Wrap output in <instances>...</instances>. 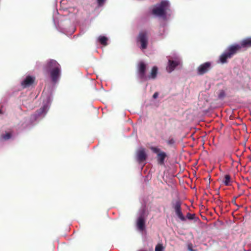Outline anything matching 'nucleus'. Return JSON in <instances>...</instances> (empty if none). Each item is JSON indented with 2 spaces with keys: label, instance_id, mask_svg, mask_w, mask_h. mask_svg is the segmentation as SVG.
I'll use <instances>...</instances> for the list:
<instances>
[{
  "label": "nucleus",
  "instance_id": "39448f33",
  "mask_svg": "<svg viewBox=\"0 0 251 251\" xmlns=\"http://www.w3.org/2000/svg\"><path fill=\"white\" fill-rule=\"evenodd\" d=\"M151 149L154 153L157 154L156 159L158 164L161 165H164L165 159L167 157L166 152L161 151L160 149L155 147H151Z\"/></svg>",
  "mask_w": 251,
  "mask_h": 251
},
{
  "label": "nucleus",
  "instance_id": "ddd939ff",
  "mask_svg": "<svg viewBox=\"0 0 251 251\" xmlns=\"http://www.w3.org/2000/svg\"><path fill=\"white\" fill-rule=\"evenodd\" d=\"M158 69L157 67L154 66L152 68L151 73L150 75H148L147 77L148 79H155L156 77L157 74Z\"/></svg>",
  "mask_w": 251,
  "mask_h": 251
},
{
  "label": "nucleus",
  "instance_id": "7ed1b4c3",
  "mask_svg": "<svg viewBox=\"0 0 251 251\" xmlns=\"http://www.w3.org/2000/svg\"><path fill=\"white\" fill-rule=\"evenodd\" d=\"M170 3L166 0H163L159 4L152 10V14L157 16H164L167 11L169 10Z\"/></svg>",
  "mask_w": 251,
  "mask_h": 251
},
{
  "label": "nucleus",
  "instance_id": "f8f14e48",
  "mask_svg": "<svg viewBox=\"0 0 251 251\" xmlns=\"http://www.w3.org/2000/svg\"><path fill=\"white\" fill-rule=\"evenodd\" d=\"M137 227L138 230L143 231L145 229V219L143 216H140L137 220Z\"/></svg>",
  "mask_w": 251,
  "mask_h": 251
},
{
  "label": "nucleus",
  "instance_id": "6e6552de",
  "mask_svg": "<svg viewBox=\"0 0 251 251\" xmlns=\"http://www.w3.org/2000/svg\"><path fill=\"white\" fill-rule=\"evenodd\" d=\"M147 66L146 64L141 61L138 65V72L139 74V76L140 79L143 80H147V77L146 75Z\"/></svg>",
  "mask_w": 251,
  "mask_h": 251
},
{
  "label": "nucleus",
  "instance_id": "5701e85b",
  "mask_svg": "<svg viewBox=\"0 0 251 251\" xmlns=\"http://www.w3.org/2000/svg\"><path fill=\"white\" fill-rule=\"evenodd\" d=\"M158 92H155L154 93V94L152 96V97L153 99H155L158 97Z\"/></svg>",
  "mask_w": 251,
  "mask_h": 251
},
{
  "label": "nucleus",
  "instance_id": "412c9836",
  "mask_svg": "<svg viewBox=\"0 0 251 251\" xmlns=\"http://www.w3.org/2000/svg\"><path fill=\"white\" fill-rule=\"evenodd\" d=\"M97 1H98L99 6H101L103 4V3L105 1V0H97Z\"/></svg>",
  "mask_w": 251,
  "mask_h": 251
},
{
  "label": "nucleus",
  "instance_id": "f3484780",
  "mask_svg": "<svg viewBox=\"0 0 251 251\" xmlns=\"http://www.w3.org/2000/svg\"><path fill=\"white\" fill-rule=\"evenodd\" d=\"M164 247L161 244H157L155 248V251H163Z\"/></svg>",
  "mask_w": 251,
  "mask_h": 251
},
{
  "label": "nucleus",
  "instance_id": "b1692460",
  "mask_svg": "<svg viewBox=\"0 0 251 251\" xmlns=\"http://www.w3.org/2000/svg\"><path fill=\"white\" fill-rule=\"evenodd\" d=\"M2 113L1 111V110H0V114H2Z\"/></svg>",
  "mask_w": 251,
  "mask_h": 251
},
{
  "label": "nucleus",
  "instance_id": "4be33fe9",
  "mask_svg": "<svg viewBox=\"0 0 251 251\" xmlns=\"http://www.w3.org/2000/svg\"><path fill=\"white\" fill-rule=\"evenodd\" d=\"M188 249L189 251H196L193 249V245L192 244H189L188 245Z\"/></svg>",
  "mask_w": 251,
  "mask_h": 251
},
{
  "label": "nucleus",
  "instance_id": "dca6fc26",
  "mask_svg": "<svg viewBox=\"0 0 251 251\" xmlns=\"http://www.w3.org/2000/svg\"><path fill=\"white\" fill-rule=\"evenodd\" d=\"M1 137L5 140L9 139L11 137V134L10 132L6 133L4 134L1 135Z\"/></svg>",
  "mask_w": 251,
  "mask_h": 251
},
{
  "label": "nucleus",
  "instance_id": "f03ea898",
  "mask_svg": "<svg viewBox=\"0 0 251 251\" xmlns=\"http://www.w3.org/2000/svg\"><path fill=\"white\" fill-rule=\"evenodd\" d=\"M44 71L50 73L53 82L56 83L61 75V68L60 65L54 59H49L43 66Z\"/></svg>",
  "mask_w": 251,
  "mask_h": 251
},
{
  "label": "nucleus",
  "instance_id": "9b49d317",
  "mask_svg": "<svg viewBox=\"0 0 251 251\" xmlns=\"http://www.w3.org/2000/svg\"><path fill=\"white\" fill-rule=\"evenodd\" d=\"M147 155L144 149H141L137 152V159L139 163H141L145 161L147 159Z\"/></svg>",
  "mask_w": 251,
  "mask_h": 251
},
{
  "label": "nucleus",
  "instance_id": "4468645a",
  "mask_svg": "<svg viewBox=\"0 0 251 251\" xmlns=\"http://www.w3.org/2000/svg\"><path fill=\"white\" fill-rule=\"evenodd\" d=\"M231 177L229 175H226L225 176V180L223 183L226 186H229L230 185Z\"/></svg>",
  "mask_w": 251,
  "mask_h": 251
},
{
  "label": "nucleus",
  "instance_id": "1a4fd4ad",
  "mask_svg": "<svg viewBox=\"0 0 251 251\" xmlns=\"http://www.w3.org/2000/svg\"><path fill=\"white\" fill-rule=\"evenodd\" d=\"M180 64V61L178 59H176L175 60H169L168 65L167 69L168 72L171 73L175 70L176 67L179 65Z\"/></svg>",
  "mask_w": 251,
  "mask_h": 251
},
{
  "label": "nucleus",
  "instance_id": "2eb2a0df",
  "mask_svg": "<svg viewBox=\"0 0 251 251\" xmlns=\"http://www.w3.org/2000/svg\"><path fill=\"white\" fill-rule=\"evenodd\" d=\"M107 38L105 36H100L99 37V41L103 46L107 45Z\"/></svg>",
  "mask_w": 251,
  "mask_h": 251
},
{
  "label": "nucleus",
  "instance_id": "9d476101",
  "mask_svg": "<svg viewBox=\"0 0 251 251\" xmlns=\"http://www.w3.org/2000/svg\"><path fill=\"white\" fill-rule=\"evenodd\" d=\"M34 81L35 77L28 75L21 82V85L23 88H25L31 85Z\"/></svg>",
  "mask_w": 251,
  "mask_h": 251
},
{
  "label": "nucleus",
  "instance_id": "0eeeda50",
  "mask_svg": "<svg viewBox=\"0 0 251 251\" xmlns=\"http://www.w3.org/2000/svg\"><path fill=\"white\" fill-rule=\"evenodd\" d=\"M212 68L211 63L210 62H205L200 65L197 68V73L199 75H203L207 73Z\"/></svg>",
  "mask_w": 251,
  "mask_h": 251
},
{
  "label": "nucleus",
  "instance_id": "aec40b11",
  "mask_svg": "<svg viewBox=\"0 0 251 251\" xmlns=\"http://www.w3.org/2000/svg\"><path fill=\"white\" fill-rule=\"evenodd\" d=\"M175 141L174 139L173 138L170 139L167 141L168 144L170 145L174 144L175 143Z\"/></svg>",
  "mask_w": 251,
  "mask_h": 251
},
{
  "label": "nucleus",
  "instance_id": "423d86ee",
  "mask_svg": "<svg viewBox=\"0 0 251 251\" xmlns=\"http://www.w3.org/2000/svg\"><path fill=\"white\" fill-rule=\"evenodd\" d=\"M137 41L141 44V49H146L148 44V33L146 31L140 32L137 38Z\"/></svg>",
  "mask_w": 251,
  "mask_h": 251
},
{
  "label": "nucleus",
  "instance_id": "a211bd4d",
  "mask_svg": "<svg viewBox=\"0 0 251 251\" xmlns=\"http://www.w3.org/2000/svg\"><path fill=\"white\" fill-rule=\"evenodd\" d=\"M186 217L189 220H193L195 218V214H192L190 213H188L186 215Z\"/></svg>",
  "mask_w": 251,
  "mask_h": 251
},
{
  "label": "nucleus",
  "instance_id": "6ab92c4d",
  "mask_svg": "<svg viewBox=\"0 0 251 251\" xmlns=\"http://www.w3.org/2000/svg\"><path fill=\"white\" fill-rule=\"evenodd\" d=\"M225 97V93L224 90H221L219 95L218 98L220 99H223Z\"/></svg>",
  "mask_w": 251,
  "mask_h": 251
},
{
  "label": "nucleus",
  "instance_id": "f257e3e1",
  "mask_svg": "<svg viewBox=\"0 0 251 251\" xmlns=\"http://www.w3.org/2000/svg\"><path fill=\"white\" fill-rule=\"evenodd\" d=\"M250 47H251V38H248L242 40L240 44H235L229 46L226 50L220 56V61L222 64L226 63H227V59L232 58L242 48Z\"/></svg>",
  "mask_w": 251,
  "mask_h": 251
},
{
  "label": "nucleus",
  "instance_id": "20e7f679",
  "mask_svg": "<svg viewBox=\"0 0 251 251\" xmlns=\"http://www.w3.org/2000/svg\"><path fill=\"white\" fill-rule=\"evenodd\" d=\"M181 204L182 202L179 200H177L174 202H172V206L174 209L176 214L177 216L182 221H185L186 218L183 215L181 211Z\"/></svg>",
  "mask_w": 251,
  "mask_h": 251
}]
</instances>
